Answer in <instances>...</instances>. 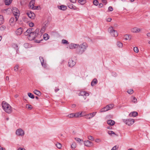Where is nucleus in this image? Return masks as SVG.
<instances>
[{"label":"nucleus","instance_id":"f257e3e1","mask_svg":"<svg viewBox=\"0 0 150 150\" xmlns=\"http://www.w3.org/2000/svg\"><path fill=\"white\" fill-rule=\"evenodd\" d=\"M2 106L4 111L8 113H10L12 112V108L10 105L5 101L2 103Z\"/></svg>","mask_w":150,"mask_h":150},{"label":"nucleus","instance_id":"f03ea898","mask_svg":"<svg viewBox=\"0 0 150 150\" xmlns=\"http://www.w3.org/2000/svg\"><path fill=\"white\" fill-rule=\"evenodd\" d=\"M6 10L9 11H12L15 17L16 21H17L18 20L20 16V13L19 10L16 7H13L12 8V9L9 8L6 9Z\"/></svg>","mask_w":150,"mask_h":150},{"label":"nucleus","instance_id":"7ed1b4c3","mask_svg":"<svg viewBox=\"0 0 150 150\" xmlns=\"http://www.w3.org/2000/svg\"><path fill=\"white\" fill-rule=\"evenodd\" d=\"M123 121L128 125L130 126L134 122V120L132 119H123Z\"/></svg>","mask_w":150,"mask_h":150},{"label":"nucleus","instance_id":"20e7f679","mask_svg":"<svg viewBox=\"0 0 150 150\" xmlns=\"http://www.w3.org/2000/svg\"><path fill=\"white\" fill-rule=\"evenodd\" d=\"M69 46L70 47H75L76 46H77V47H87L88 45L86 42H84L81 44L80 45L79 44L71 43L70 44Z\"/></svg>","mask_w":150,"mask_h":150},{"label":"nucleus","instance_id":"39448f33","mask_svg":"<svg viewBox=\"0 0 150 150\" xmlns=\"http://www.w3.org/2000/svg\"><path fill=\"white\" fill-rule=\"evenodd\" d=\"M38 37L35 33H34V31L32 32V33H30L29 35L28 36V38L30 40H34L35 38Z\"/></svg>","mask_w":150,"mask_h":150},{"label":"nucleus","instance_id":"423d86ee","mask_svg":"<svg viewBox=\"0 0 150 150\" xmlns=\"http://www.w3.org/2000/svg\"><path fill=\"white\" fill-rule=\"evenodd\" d=\"M82 114V113H79V112H78L76 113H71L70 114H69L67 115L68 117L69 118L73 117H78L79 116L80 117L82 116L81 115Z\"/></svg>","mask_w":150,"mask_h":150},{"label":"nucleus","instance_id":"0eeeda50","mask_svg":"<svg viewBox=\"0 0 150 150\" xmlns=\"http://www.w3.org/2000/svg\"><path fill=\"white\" fill-rule=\"evenodd\" d=\"M76 52L79 54H81L85 51L86 47H77Z\"/></svg>","mask_w":150,"mask_h":150},{"label":"nucleus","instance_id":"6e6552de","mask_svg":"<svg viewBox=\"0 0 150 150\" xmlns=\"http://www.w3.org/2000/svg\"><path fill=\"white\" fill-rule=\"evenodd\" d=\"M16 134L17 135L19 136H23L24 133V131L21 129H18L16 131Z\"/></svg>","mask_w":150,"mask_h":150},{"label":"nucleus","instance_id":"1a4fd4ad","mask_svg":"<svg viewBox=\"0 0 150 150\" xmlns=\"http://www.w3.org/2000/svg\"><path fill=\"white\" fill-rule=\"evenodd\" d=\"M26 14L31 19L34 18L35 14L33 12L31 11H28L26 13Z\"/></svg>","mask_w":150,"mask_h":150},{"label":"nucleus","instance_id":"9d476101","mask_svg":"<svg viewBox=\"0 0 150 150\" xmlns=\"http://www.w3.org/2000/svg\"><path fill=\"white\" fill-rule=\"evenodd\" d=\"M96 112H93L91 113L86 115H85V118L86 119H91L93 117L96 115Z\"/></svg>","mask_w":150,"mask_h":150},{"label":"nucleus","instance_id":"9b49d317","mask_svg":"<svg viewBox=\"0 0 150 150\" xmlns=\"http://www.w3.org/2000/svg\"><path fill=\"white\" fill-rule=\"evenodd\" d=\"M111 35L112 36L116 37L118 35V33L116 30L113 29H111L110 30V32Z\"/></svg>","mask_w":150,"mask_h":150},{"label":"nucleus","instance_id":"f8f14e48","mask_svg":"<svg viewBox=\"0 0 150 150\" xmlns=\"http://www.w3.org/2000/svg\"><path fill=\"white\" fill-rule=\"evenodd\" d=\"M84 144L85 146L89 147L93 145V144L91 142L87 140L84 142Z\"/></svg>","mask_w":150,"mask_h":150},{"label":"nucleus","instance_id":"ddd939ff","mask_svg":"<svg viewBox=\"0 0 150 150\" xmlns=\"http://www.w3.org/2000/svg\"><path fill=\"white\" fill-rule=\"evenodd\" d=\"M75 64V61H74L72 59H71L69 60L68 65L69 67H72Z\"/></svg>","mask_w":150,"mask_h":150},{"label":"nucleus","instance_id":"4468645a","mask_svg":"<svg viewBox=\"0 0 150 150\" xmlns=\"http://www.w3.org/2000/svg\"><path fill=\"white\" fill-rule=\"evenodd\" d=\"M23 31V28L21 27L18 28L16 31V33L18 35H20L22 33Z\"/></svg>","mask_w":150,"mask_h":150},{"label":"nucleus","instance_id":"2eb2a0df","mask_svg":"<svg viewBox=\"0 0 150 150\" xmlns=\"http://www.w3.org/2000/svg\"><path fill=\"white\" fill-rule=\"evenodd\" d=\"M131 30L132 32L133 33H138L141 31V29L137 28L135 27L132 28Z\"/></svg>","mask_w":150,"mask_h":150},{"label":"nucleus","instance_id":"dca6fc26","mask_svg":"<svg viewBox=\"0 0 150 150\" xmlns=\"http://www.w3.org/2000/svg\"><path fill=\"white\" fill-rule=\"evenodd\" d=\"M9 23L10 25L12 26H13L15 23L14 22V18H11L9 20Z\"/></svg>","mask_w":150,"mask_h":150},{"label":"nucleus","instance_id":"f3484780","mask_svg":"<svg viewBox=\"0 0 150 150\" xmlns=\"http://www.w3.org/2000/svg\"><path fill=\"white\" fill-rule=\"evenodd\" d=\"M98 83V81L96 79H94L92 81L91 83V85L92 86H93Z\"/></svg>","mask_w":150,"mask_h":150},{"label":"nucleus","instance_id":"a211bd4d","mask_svg":"<svg viewBox=\"0 0 150 150\" xmlns=\"http://www.w3.org/2000/svg\"><path fill=\"white\" fill-rule=\"evenodd\" d=\"M34 4H35V0H31L29 3V5L30 6V8H31L32 9H33L34 8Z\"/></svg>","mask_w":150,"mask_h":150},{"label":"nucleus","instance_id":"6ab92c4d","mask_svg":"<svg viewBox=\"0 0 150 150\" xmlns=\"http://www.w3.org/2000/svg\"><path fill=\"white\" fill-rule=\"evenodd\" d=\"M115 122L114 121L112 120H108L107 121V123L111 125V126H112L114 125L115 124Z\"/></svg>","mask_w":150,"mask_h":150},{"label":"nucleus","instance_id":"aec40b11","mask_svg":"<svg viewBox=\"0 0 150 150\" xmlns=\"http://www.w3.org/2000/svg\"><path fill=\"white\" fill-rule=\"evenodd\" d=\"M39 29L38 28L36 29L35 31H34V32L35 33V35H36V36L38 37H40L41 36V35L39 34Z\"/></svg>","mask_w":150,"mask_h":150},{"label":"nucleus","instance_id":"412c9836","mask_svg":"<svg viewBox=\"0 0 150 150\" xmlns=\"http://www.w3.org/2000/svg\"><path fill=\"white\" fill-rule=\"evenodd\" d=\"M79 96H88L89 94L88 93H86V91H82L79 93Z\"/></svg>","mask_w":150,"mask_h":150},{"label":"nucleus","instance_id":"4be33fe9","mask_svg":"<svg viewBox=\"0 0 150 150\" xmlns=\"http://www.w3.org/2000/svg\"><path fill=\"white\" fill-rule=\"evenodd\" d=\"M49 35L47 33H45L43 35L44 39L45 40H47L49 38Z\"/></svg>","mask_w":150,"mask_h":150},{"label":"nucleus","instance_id":"5701e85b","mask_svg":"<svg viewBox=\"0 0 150 150\" xmlns=\"http://www.w3.org/2000/svg\"><path fill=\"white\" fill-rule=\"evenodd\" d=\"M138 115V113L137 112L134 111L131 112L129 114V115L130 116L131 115L132 116L134 117H135L136 116H137Z\"/></svg>","mask_w":150,"mask_h":150},{"label":"nucleus","instance_id":"b1692460","mask_svg":"<svg viewBox=\"0 0 150 150\" xmlns=\"http://www.w3.org/2000/svg\"><path fill=\"white\" fill-rule=\"evenodd\" d=\"M35 94L36 95L38 96H40L41 95V93L37 90H35L33 91Z\"/></svg>","mask_w":150,"mask_h":150},{"label":"nucleus","instance_id":"393cba45","mask_svg":"<svg viewBox=\"0 0 150 150\" xmlns=\"http://www.w3.org/2000/svg\"><path fill=\"white\" fill-rule=\"evenodd\" d=\"M59 9L62 10H65L67 9V7L64 5H61L59 7Z\"/></svg>","mask_w":150,"mask_h":150},{"label":"nucleus","instance_id":"a878e982","mask_svg":"<svg viewBox=\"0 0 150 150\" xmlns=\"http://www.w3.org/2000/svg\"><path fill=\"white\" fill-rule=\"evenodd\" d=\"M109 110V108H108L107 106V105L105 107H104L103 108H102L100 111L101 112H104L106 111Z\"/></svg>","mask_w":150,"mask_h":150},{"label":"nucleus","instance_id":"bb28decb","mask_svg":"<svg viewBox=\"0 0 150 150\" xmlns=\"http://www.w3.org/2000/svg\"><path fill=\"white\" fill-rule=\"evenodd\" d=\"M4 22L3 16L2 15H0V25L3 24Z\"/></svg>","mask_w":150,"mask_h":150},{"label":"nucleus","instance_id":"cd10ccee","mask_svg":"<svg viewBox=\"0 0 150 150\" xmlns=\"http://www.w3.org/2000/svg\"><path fill=\"white\" fill-rule=\"evenodd\" d=\"M39 59L40 60L42 65L43 66H45V64H44V59L43 58L41 57H39Z\"/></svg>","mask_w":150,"mask_h":150},{"label":"nucleus","instance_id":"c85d7f7f","mask_svg":"<svg viewBox=\"0 0 150 150\" xmlns=\"http://www.w3.org/2000/svg\"><path fill=\"white\" fill-rule=\"evenodd\" d=\"M12 0H4L6 5H8L11 3Z\"/></svg>","mask_w":150,"mask_h":150},{"label":"nucleus","instance_id":"c756f323","mask_svg":"<svg viewBox=\"0 0 150 150\" xmlns=\"http://www.w3.org/2000/svg\"><path fill=\"white\" fill-rule=\"evenodd\" d=\"M124 39L125 40H128L130 39V36L128 35H125L123 37Z\"/></svg>","mask_w":150,"mask_h":150},{"label":"nucleus","instance_id":"7c9ffc66","mask_svg":"<svg viewBox=\"0 0 150 150\" xmlns=\"http://www.w3.org/2000/svg\"><path fill=\"white\" fill-rule=\"evenodd\" d=\"M78 2L82 5H83L86 3V0H78Z\"/></svg>","mask_w":150,"mask_h":150},{"label":"nucleus","instance_id":"2f4dec72","mask_svg":"<svg viewBox=\"0 0 150 150\" xmlns=\"http://www.w3.org/2000/svg\"><path fill=\"white\" fill-rule=\"evenodd\" d=\"M27 32H28L30 34V33H32V32L34 31V30L33 28H29L27 29L26 30Z\"/></svg>","mask_w":150,"mask_h":150},{"label":"nucleus","instance_id":"473e14b6","mask_svg":"<svg viewBox=\"0 0 150 150\" xmlns=\"http://www.w3.org/2000/svg\"><path fill=\"white\" fill-rule=\"evenodd\" d=\"M28 96L32 99H33L35 98V96L33 94L30 93H28Z\"/></svg>","mask_w":150,"mask_h":150},{"label":"nucleus","instance_id":"72a5a7b5","mask_svg":"<svg viewBox=\"0 0 150 150\" xmlns=\"http://www.w3.org/2000/svg\"><path fill=\"white\" fill-rule=\"evenodd\" d=\"M46 27H47L45 26L42 25V27L40 30V32L41 33H43L45 32Z\"/></svg>","mask_w":150,"mask_h":150},{"label":"nucleus","instance_id":"f704fd0d","mask_svg":"<svg viewBox=\"0 0 150 150\" xmlns=\"http://www.w3.org/2000/svg\"><path fill=\"white\" fill-rule=\"evenodd\" d=\"M46 27H47L45 26L42 25V27L40 30V32L41 33H43L45 32Z\"/></svg>","mask_w":150,"mask_h":150},{"label":"nucleus","instance_id":"c9c22d12","mask_svg":"<svg viewBox=\"0 0 150 150\" xmlns=\"http://www.w3.org/2000/svg\"><path fill=\"white\" fill-rule=\"evenodd\" d=\"M49 21L47 20L46 21L42 24V25L45 26L47 27L48 25L49 24Z\"/></svg>","mask_w":150,"mask_h":150},{"label":"nucleus","instance_id":"e433bc0d","mask_svg":"<svg viewBox=\"0 0 150 150\" xmlns=\"http://www.w3.org/2000/svg\"><path fill=\"white\" fill-rule=\"evenodd\" d=\"M62 43L64 44L68 45L69 44V42L67 40H62Z\"/></svg>","mask_w":150,"mask_h":150},{"label":"nucleus","instance_id":"4c0bfd02","mask_svg":"<svg viewBox=\"0 0 150 150\" xmlns=\"http://www.w3.org/2000/svg\"><path fill=\"white\" fill-rule=\"evenodd\" d=\"M132 101L134 103H136L137 102V98L134 97L132 96L131 97Z\"/></svg>","mask_w":150,"mask_h":150},{"label":"nucleus","instance_id":"58836bf2","mask_svg":"<svg viewBox=\"0 0 150 150\" xmlns=\"http://www.w3.org/2000/svg\"><path fill=\"white\" fill-rule=\"evenodd\" d=\"M76 147V144L75 143H73L71 146V147L73 150H74Z\"/></svg>","mask_w":150,"mask_h":150},{"label":"nucleus","instance_id":"ea45409f","mask_svg":"<svg viewBox=\"0 0 150 150\" xmlns=\"http://www.w3.org/2000/svg\"><path fill=\"white\" fill-rule=\"evenodd\" d=\"M57 147L59 149H61L62 146V144L59 143H58L56 144Z\"/></svg>","mask_w":150,"mask_h":150},{"label":"nucleus","instance_id":"a19ab883","mask_svg":"<svg viewBox=\"0 0 150 150\" xmlns=\"http://www.w3.org/2000/svg\"><path fill=\"white\" fill-rule=\"evenodd\" d=\"M117 45L118 47H122L123 46L122 43L120 42H117Z\"/></svg>","mask_w":150,"mask_h":150},{"label":"nucleus","instance_id":"79ce46f5","mask_svg":"<svg viewBox=\"0 0 150 150\" xmlns=\"http://www.w3.org/2000/svg\"><path fill=\"white\" fill-rule=\"evenodd\" d=\"M108 108H109V110L112 109L114 107V105L113 104H110L107 105Z\"/></svg>","mask_w":150,"mask_h":150},{"label":"nucleus","instance_id":"37998d69","mask_svg":"<svg viewBox=\"0 0 150 150\" xmlns=\"http://www.w3.org/2000/svg\"><path fill=\"white\" fill-rule=\"evenodd\" d=\"M127 92L129 94H132L133 93L134 91H133V89H130V90H128L127 91Z\"/></svg>","mask_w":150,"mask_h":150},{"label":"nucleus","instance_id":"c03bdc74","mask_svg":"<svg viewBox=\"0 0 150 150\" xmlns=\"http://www.w3.org/2000/svg\"><path fill=\"white\" fill-rule=\"evenodd\" d=\"M26 107L27 108H28V109H29L30 110H31L32 108V105H31L26 104Z\"/></svg>","mask_w":150,"mask_h":150},{"label":"nucleus","instance_id":"a18cd8bd","mask_svg":"<svg viewBox=\"0 0 150 150\" xmlns=\"http://www.w3.org/2000/svg\"><path fill=\"white\" fill-rule=\"evenodd\" d=\"M88 138L89 140L93 141L94 140V138L91 136H88Z\"/></svg>","mask_w":150,"mask_h":150},{"label":"nucleus","instance_id":"49530a36","mask_svg":"<svg viewBox=\"0 0 150 150\" xmlns=\"http://www.w3.org/2000/svg\"><path fill=\"white\" fill-rule=\"evenodd\" d=\"M133 50L134 52L137 53L139 51L138 47H133Z\"/></svg>","mask_w":150,"mask_h":150},{"label":"nucleus","instance_id":"de8ad7c7","mask_svg":"<svg viewBox=\"0 0 150 150\" xmlns=\"http://www.w3.org/2000/svg\"><path fill=\"white\" fill-rule=\"evenodd\" d=\"M75 139L76 141L79 142H80L81 141L83 142V140H82L81 139L79 138H75Z\"/></svg>","mask_w":150,"mask_h":150},{"label":"nucleus","instance_id":"09e8293b","mask_svg":"<svg viewBox=\"0 0 150 150\" xmlns=\"http://www.w3.org/2000/svg\"><path fill=\"white\" fill-rule=\"evenodd\" d=\"M118 148V146L117 145L114 146L111 149V150H117Z\"/></svg>","mask_w":150,"mask_h":150},{"label":"nucleus","instance_id":"8fccbe9b","mask_svg":"<svg viewBox=\"0 0 150 150\" xmlns=\"http://www.w3.org/2000/svg\"><path fill=\"white\" fill-rule=\"evenodd\" d=\"M93 3V4L96 6H97L98 4V2L97 0H94Z\"/></svg>","mask_w":150,"mask_h":150},{"label":"nucleus","instance_id":"3c124183","mask_svg":"<svg viewBox=\"0 0 150 150\" xmlns=\"http://www.w3.org/2000/svg\"><path fill=\"white\" fill-rule=\"evenodd\" d=\"M108 134L110 135L112 134H115V133L112 131H109L108 132Z\"/></svg>","mask_w":150,"mask_h":150},{"label":"nucleus","instance_id":"603ef678","mask_svg":"<svg viewBox=\"0 0 150 150\" xmlns=\"http://www.w3.org/2000/svg\"><path fill=\"white\" fill-rule=\"evenodd\" d=\"M18 65H16L14 67V70L15 71H17L18 70Z\"/></svg>","mask_w":150,"mask_h":150},{"label":"nucleus","instance_id":"864d4df0","mask_svg":"<svg viewBox=\"0 0 150 150\" xmlns=\"http://www.w3.org/2000/svg\"><path fill=\"white\" fill-rule=\"evenodd\" d=\"M112 76L115 77L117 76V74L115 72H112Z\"/></svg>","mask_w":150,"mask_h":150},{"label":"nucleus","instance_id":"5fc2aeb1","mask_svg":"<svg viewBox=\"0 0 150 150\" xmlns=\"http://www.w3.org/2000/svg\"><path fill=\"white\" fill-rule=\"evenodd\" d=\"M113 10V8L112 6H110L108 7V11H112Z\"/></svg>","mask_w":150,"mask_h":150},{"label":"nucleus","instance_id":"6e6d98bb","mask_svg":"<svg viewBox=\"0 0 150 150\" xmlns=\"http://www.w3.org/2000/svg\"><path fill=\"white\" fill-rule=\"evenodd\" d=\"M29 25L30 27H33L34 25V24L33 23L30 22L29 23Z\"/></svg>","mask_w":150,"mask_h":150},{"label":"nucleus","instance_id":"4d7b16f0","mask_svg":"<svg viewBox=\"0 0 150 150\" xmlns=\"http://www.w3.org/2000/svg\"><path fill=\"white\" fill-rule=\"evenodd\" d=\"M68 7H69L71 9H74V7L73 6H72V4L71 5H69L68 6Z\"/></svg>","mask_w":150,"mask_h":150},{"label":"nucleus","instance_id":"13d9d810","mask_svg":"<svg viewBox=\"0 0 150 150\" xmlns=\"http://www.w3.org/2000/svg\"><path fill=\"white\" fill-rule=\"evenodd\" d=\"M112 20V19L111 18H108L107 19V21L108 22H110Z\"/></svg>","mask_w":150,"mask_h":150},{"label":"nucleus","instance_id":"bf43d9fd","mask_svg":"<svg viewBox=\"0 0 150 150\" xmlns=\"http://www.w3.org/2000/svg\"><path fill=\"white\" fill-rule=\"evenodd\" d=\"M102 2L103 3L105 4V5L107 3V1L106 0H102Z\"/></svg>","mask_w":150,"mask_h":150},{"label":"nucleus","instance_id":"052dcab7","mask_svg":"<svg viewBox=\"0 0 150 150\" xmlns=\"http://www.w3.org/2000/svg\"><path fill=\"white\" fill-rule=\"evenodd\" d=\"M24 35H26V36H28L29 35V33L28 32H27V31H26V32H24Z\"/></svg>","mask_w":150,"mask_h":150},{"label":"nucleus","instance_id":"680f3d73","mask_svg":"<svg viewBox=\"0 0 150 150\" xmlns=\"http://www.w3.org/2000/svg\"><path fill=\"white\" fill-rule=\"evenodd\" d=\"M100 141V140L99 139H96L95 140V142H99Z\"/></svg>","mask_w":150,"mask_h":150},{"label":"nucleus","instance_id":"e2e57ef3","mask_svg":"<svg viewBox=\"0 0 150 150\" xmlns=\"http://www.w3.org/2000/svg\"><path fill=\"white\" fill-rule=\"evenodd\" d=\"M42 40H36L35 41V42L38 43H40V42Z\"/></svg>","mask_w":150,"mask_h":150},{"label":"nucleus","instance_id":"0e129e2a","mask_svg":"<svg viewBox=\"0 0 150 150\" xmlns=\"http://www.w3.org/2000/svg\"><path fill=\"white\" fill-rule=\"evenodd\" d=\"M103 6V4L101 3H100L99 4V7H102Z\"/></svg>","mask_w":150,"mask_h":150},{"label":"nucleus","instance_id":"69168bd1","mask_svg":"<svg viewBox=\"0 0 150 150\" xmlns=\"http://www.w3.org/2000/svg\"><path fill=\"white\" fill-rule=\"evenodd\" d=\"M71 2L74 3L76 1V0H69Z\"/></svg>","mask_w":150,"mask_h":150},{"label":"nucleus","instance_id":"338daca9","mask_svg":"<svg viewBox=\"0 0 150 150\" xmlns=\"http://www.w3.org/2000/svg\"><path fill=\"white\" fill-rule=\"evenodd\" d=\"M0 150H5V148H3L0 146Z\"/></svg>","mask_w":150,"mask_h":150},{"label":"nucleus","instance_id":"774afa93","mask_svg":"<svg viewBox=\"0 0 150 150\" xmlns=\"http://www.w3.org/2000/svg\"><path fill=\"white\" fill-rule=\"evenodd\" d=\"M18 150H25V149L23 148H19Z\"/></svg>","mask_w":150,"mask_h":150}]
</instances>
